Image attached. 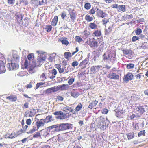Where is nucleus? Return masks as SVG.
<instances>
[{
    "label": "nucleus",
    "mask_w": 148,
    "mask_h": 148,
    "mask_svg": "<svg viewBox=\"0 0 148 148\" xmlns=\"http://www.w3.org/2000/svg\"><path fill=\"white\" fill-rule=\"evenodd\" d=\"M107 55L108 60H111L112 58V54L110 53H108L107 54Z\"/></svg>",
    "instance_id": "54"
},
{
    "label": "nucleus",
    "mask_w": 148,
    "mask_h": 148,
    "mask_svg": "<svg viewBox=\"0 0 148 148\" xmlns=\"http://www.w3.org/2000/svg\"><path fill=\"white\" fill-rule=\"evenodd\" d=\"M66 16L65 12H63L61 14V16L63 19H64L65 16Z\"/></svg>",
    "instance_id": "61"
},
{
    "label": "nucleus",
    "mask_w": 148,
    "mask_h": 148,
    "mask_svg": "<svg viewBox=\"0 0 148 148\" xmlns=\"http://www.w3.org/2000/svg\"><path fill=\"white\" fill-rule=\"evenodd\" d=\"M101 118L103 121L101 122L100 123V128L101 129L103 130L106 129V126L109 124V121L107 118H106L105 119L103 117H101Z\"/></svg>",
    "instance_id": "4"
},
{
    "label": "nucleus",
    "mask_w": 148,
    "mask_h": 148,
    "mask_svg": "<svg viewBox=\"0 0 148 148\" xmlns=\"http://www.w3.org/2000/svg\"><path fill=\"white\" fill-rule=\"evenodd\" d=\"M63 110L65 112H67V111H69L71 112H72L73 109H71V107L69 106H66L63 108Z\"/></svg>",
    "instance_id": "34"
},
{
    "label": "nucleus",
    "mask_w": 148,
    "mask_h": 148,
    "mask_svg": "<svg viewBox=\"0 0 148 148\" xmlns=\"http://www.w3.org/2000/svg\"><path fill=\"white\" fill-rule=\"evenodd\" d=\"M52 28V27L51 25H48L46 26L45 29L47 32H49L51 30Z\"/></svg>",
    "instance_id": "38"
},
{
    "label": "nucleus",
    "mask_w": 148,
    "mask_h": 148,
    "mask_svg": "<svg viewBox=\"0 0 148 148\" xmlns=\"http://www.w3.org/2000/svg\"><path fill=\"white\" fill-rule=\"evenodd\" d=\"M45 83H43V82H40L39 83H38L36 84V88L37 89L40 87H42L41 86L43 85L44 84H45Z\"/></svg>",
    "instance_id": "45"
},
{
    "label": "nucleus",
    "mask_w": 148,
    "mask_h": 148,
    "mask_svg": "<svg viewBox=\"0 0 148 148\" xmlns=\"http://www.w3.org/2000/svg\"><path fill=\"white\" fill-rule=\"evenodd\" d=\"M93 19L92 17H90V16L86 15L85 16V19L88 21H91Z\"/></svg>",
    "instance_id": "35"
},
{
    "label": "nucleus",
    "mask_w": 148,
    "mask_h": 148,
    "mask_svg": "<svg viewBox=\"0 0 148 148\" xmlns=\"http://www.w3.org/2000/svg\"><path fill=\"white\" fill-rule=\"evenodd\" d=\"M36 130V127H33V128L31 129L29 131V132H27V133H32L34 132Z\"/></svg>",
    "instance_id": "51"
},
{
    "label": "nucleus",
    "mask_w": 148,
    "mask_h": 148,
    "mask_svg": "<svg viewBox=\"0 0 148 148\" xmlns=\"http://www.w3.org/2000/svg\"><path fill=\"white\" fill-rule=\"evenodd\" d=\"M37 53H38V57L37 60V64L36 66H40L44 62L45 60L46 57L45 56L43 57V55L45 52H43L41 51H37Z\"/></svg>",
    "instance_id": "1"
},
{
    "label": "nucleus",
    "mask_w": 148,
    "mask_h": 148,
    "mask_svg": "<svg viewBox=\"0 0 148 148\" xmlns=\"http://www.w3.org/2000/svg\"><path fill=\"white\" fill-rule=\"evenodd\" d=\"M142 32V30L140 28H137L135 31V33L137 35H140Z\"/></svg>",
    "instance_id": "44"
},
{
    "label": "nucleus",
    "mask_w": 148,
    "mask_h": 148,
    "mask_svg": "<svg viewBox=\"0 0 148 148\" xmlns=\"http://www.w3.org/2000/svg\"><path fill=\"white\" fill-rule=\"evenodd\" d=\"M123 53L126 56H127V55L131 53V50L128 49H125V50H123Z\"/></svg>",
    "instance_id": "37"
},
{
    "label": "nucleus",
    "mask_w": 148,
    "mask_h": 148,
    "mask_svg": "<svg viewBox=\"0 0 148 148\" xmlns=\"http://www.w3.org/2000/svg\"><path fill=\"white\" fill-rule=\"evenodd\" d=\"M102 66L101 65L93 66L90 69V74H95L97 73L99 70L102 69Z\"/></svg>",
    "instance_id": "5"
},
{
    "label": "nucleus",
    "mask_w": 148,
    "mask_h": 148,
    "mask_svg": "<svg viewBox=\"0 0 148 148\" xmlns=\"http://www.w3.org/2000/svg\"><path fill=\"white\" fill-rule=\"evenodd\" d=\"M88 62V59H86L80 63L79 66H82L83 67H85L86 65L87 64Z\"/></svg>",
    "instance_id": "24"
},
{
    "label": "nucleus",
    "mask_w": 148,
    "mask_h": 148,
    "mask_svg": "<svg viewBox=\"0 0 148 148\" xmlns=\"http://www.w3.org/2000/svg\"><path fill=\"white\" fill-rule=\"evenodd\" d=\"M26 124L28 125H30L31 123V120L30 119H29L26 120Z\"/></svg>",
    "instance_id": "60"
},
{
    "label": "nucleus",
    "mask_w": 148,
    "mask_h": 148,
    "mask_svg": "<svg viewBox=\"0 0 148 148\" xmlns=\"http://www.w3.org/2000/svg\"><path fill=\"white\" fill-rule=\"evenodd\" d=\"M97 12L96 13L97 16L99 17H102L103 18L106 16V14L105 13L103 12L101 10H98V9H97Z\"/></svg>",
    "instance_id": "13"
},
{
    "label": "nucleus",
    "mask_w": 148,
    "mask_h": 148,
    "mask_svg": "<svg viewBox=\"0 0 148 148\" xmlns=\"http://www.w3.org/2000/svg\"><path fill=\"white\" fill-rule=\"evenodd\" d=\"M29 112V117H31L33 116L36 114V110L34 109H31Z\"/></svg>",
    "instance_id": "31"
},
{
    "label": "nucleus",
    "mask_w": 148,
    "mask_h": 148,
    "mask_svg": "<svg viewBox=\"0 0 148 148\" xmlns=\"http://www.w3.org/2000/svg\"><path fill=\"white\" fill-rule=\"evenodd\" d=\"M98 103V101L95 100V101L91 102L90 103L88 106V108L90 109L96 106Z\"/></svg>",
    "instance_id": "22"
},
{
    "label": "nucleus",
    "mask_w": 148,
    "mask_h": 148,
    "mask_svg": "<svg viewBox=\"0 0 148 148\" xmlns=\"http://www.w3.org/2000/svg\"><path fill=\"white\" fill-rule=\"evenodd\" d=\"M126 135L129 140L131 139L134 137V134L133 133H130L127 134Z\"/></svg>",
    "instance_id": "30"
},
{
    "label": "nucleus",
    "mask_w": 148,
    "mask_h": 148,
    "mask_svg": "<svg viewBox=\"0 0 148 148\" xmlns=\"http://www.w3.org/2000/svg\"><path fill=\"white\" fill-rule=\"evenodd\" d=\"M43 120L44 123H47L53 121L54 119L51 115H48L46 117L45 119H43Z\"/></svg>",
    "instance_id": "15"
},
{
    "label": "nucleus",
    "mask_w": 148,
    "mask_h": 148,
    "mask_svg": "<svg viewBox=\"0 0 148 148\" xmlns=\"http://www.w3.org/2000/svg\"><path fill=\"white\" fill-rule=\"evenodd\" d=\"M71 96L73 97L76 98L79 95V94L78 93H74L71 92Z\"/></svg>",
    "instance_id": "41"
},
{
    "label": "nucleus",
    "mask_w": 148,
    "mask_h": 148,
    "mask_svg": "<svg viewBox=\"0 0 148 148\" xmlns=\"http://www.w3.org/2000/svg\"><path fill=\"white\" fill-rule=\"evenodd\" d=\"M72 55L71 53L69 52H65L64 54V58L67 60L69 59V58L72 57Z\"/></svg>",
    "instance_id": "27"
},
{
    "label": "nucleus",
    "mask_w": 148,
    "mask_h": 148,
    "mask_svg": "<svg viewBox=\"0 0 148 148\" xmlns=\"http://www.w3.org/2000/svg\"><path fill=\"white\" fill-rule=\"evenodd\" d=\"M90 46L92 47H97L98 45V42L95 41H91V40L89 39V42L88 43Z\"/></svg>",
    "instance_id": "14"
},
{
    "label": "nucleus",
    "mask_w": 148,
    "mask_h": 148,
    "mask_svg": "<svg viewBox=\"0 0 148 148\" xmlns=\"http://www.w3.org/2000/svg\"><path fill=\"white\" fill-rule=\"evenodd\" d=\"M58 90V88L55 86L47 89L46 90V92L47 94H50L52 92H55Z\"/></svg>",
    "instance_id": "12"
},
{
    "label": "nucleus",
    "mask_w": 148,
    "mask_h": 148,
    "mask_svg": "<svg viewBox=\"0 0 148 148\" xmlns=\"http://www.w3.org/2000/svg\"><path fill=\"white\" fill-rule=\"evenodd\" d=\"M96 9L95 8H93L90 11V13L93 14L95 12Z\"/></svg>",
    "instance_id": "53"
},
{
    "label": "nucleus",
    "mask_w": 148,
    "mask_h": 148,
    "mask_svg": "<svg viewBox=\"0 0 148 148\" xmlns=\"http://www.w3.org/2000/svg\"><path fill=\"white\" fill-rule=\"evenodd\" d=\"M108 110L107 109H104L102 111V113L103 114H106L108 112Z\"/></svg>",
    "instance_id": "58"
},
{
    "label": "nucleus",
    "mask_w": 148,
    "mask_h": 148,
    "mask_svg": "<svg viewBox=\"0 0 148 148\" xmlns=\"http://www.w3.org/2000/svg\"><path fill=\"white\" fill-rule=\"evenodd\" d=\"M57 71L55 69H53L52 70V72L51 73L52 75H50V74L49 75V78L51 79H54L56 75L57 74Z\"/></svg>",
    "instance_id": "17"
},
{
    "label": "nucleus",
    "mask_w": 148,
    "mask_h": 148,
    "mask_svg": "<svg viewBox=\"0 0 148 148\" xmlns=\"http://www.w3.org/2000/svg\"><path fill=\"white\" fill-rule=\"evenodd\" d=\"M92 35L96 36H99L101 35V32L100 30H96L93 32Z\"/></svg>",
    "instance_id": "26"
},
{
    "label": "nucleus",
    "mask_w": 148,
    "mask_h": 148,
    "mask_svg": "<svg viewBox=\"0 0 148 148\" xmlns=\"http://www.w3.org/2000/svg\"><path fill=\"white\" fill-rule=\"evenodd\" d=\"M58 21V18L57 16H55L52 20L51 22V24L53 26H56L57 23V22Z\"/></svg>",
    "instance_id": "28"
},
{
    "label": "nucleus",
    "mask_w": 148,
    "mask_h": 148,
    "mask_svg": "<svg viewBox=\"0 0 148 148\" xmlns=\"http://www.w3.org/2000/svg\"><path fill=\"white\" fill-rule=\"evenodd\" d=\"M134 64L132 63L128 64L126 66L127 68V69H131L133 68L134 67Z\"/></svg>",
    "instance_id": "39"
},
{
    "label": "nucleus",
    "mask_w": 148,
    "mask_h": 148,
    "mask_svg": "<svg viewBox=\"0 0 148 148\" xmlns=\"http://www.w3.org/2000/svg\"><path fill=\"white\" fill-rule=\"evenodd\" d=\"M82 106L81 103H79L75 108V110L77 111H79L81 110Z\"/></svg>",
    "instance_id": "33"
},
{
    "label": "nucleus",
    "mask_w": 148,
    "mask_h": 148,
    "mask_svg": "<svg viewBox=\"0 0 148 148\" xmlns=\"http://www.w3.org/2000/svg\"><path fill=\"white\" fill-rule=\"evenodd\" d=\"M6 99H9L11 101H15L17 100V97L15 95H10L7 97Z\"/></svg>",
    "instance_id": "21"
},
{
    "label": "nucleus",
    "mask_w": 148,
    "mask_h": 148,
    "mask_svg": "<svg viewBox=\"0 0 148 148\" xmlns=\"http://www.w3.org/2000/svg\"><path fill=\"white\" fill-rule=\"evenodd\" d=\"M74 81V78H70L68 81V82L70 85L72 84L73 82Z\"/></svg>",
    "instance_id": "50"
},
{
    "label": "nucleus",
    "mask_w": 148,
    "mask_h": 148,
    "mask_svg": "<svg viewBox=\"0 0 148 148\" xmlns=\"http://www.w3.org/2000/svg\"><path fill=\"white\" fill-rule=\"evenodd\" d=\"M133 77V76L131 73H129L125 75L124 79L125 81H128L131 80Z\"/></svg>",
    "instance_id": "18"
},
{
    "label": "nucleus",
    "mask_w": 148,
    "mask_h": 148,
    "mask_svg": "<svg viewBox=\"0 0 148 148\" xmlns=\"http://www.w3.org/2000/svg\"><path fill=\"white\" fill-rule=\"evenodd\" d=\"M34 57L33 54L32 53H31L28 55L27 56V58L28 59V60H29V61L32 60Z\"/></svg>",
    "instance_id": "43"
},
{
    "label": "nucleus",
    "mask_w": 148,
    "mask_h": 148,
    "mask_svg": "<svg viewBox=\"0 0 148 148\" xmlns=\"http://www.w3.org/2000/svg\"><path fill=\"white\" fill-rule=\"evenodd\" d=\"M53 114L55 115H61L62 116L64 113L63 112L61 111H56L53 113Z\"/></svg>",
    "instance_id": "36"
},
{
    "label": "nucleus",
    "mask_w": 148,
    "mask_h": 148,
    "mask_svg": "<svg viewBox=\"0 0 148 148\" xmlns=\"http://www.w3.org/2000/svg\"><path fill=\"white\" fill-rule=\"evenodd\" d=\"M57 99L58 100L60 101H62L64 99V98L60 96H57Z\"/></svg>",
    "instance_id": "64"
},
{
    "label": "nucleus",
    "mask_w": 148,
    "mask_h": 148,
    "mask_svg": "<svg viewBox=\"0 0 148 148\" xmlns=\"http://www.w3.org/2000/svg\"><path fill=\"white\" fill-rule=\"evenodd\" d=\"M102 21L103 22V23L104 24H105L107 22L109 21L108 19L104 18L102 20Z\"/></svg>",
    "instance_id": "63"
},
{
    "label": "nucleus",
    "mask_w": 148,
    "mask_h": 148,
    "mask_svg": "<svg viewBox=\"0 0 148 148\" xmlns=\"http://www.w3.org/2000/svg\"><path fill=\"white\" fill-rule=\"evenodd\" d=\"M40 78L42 81H44L46 79V77L45 73H43L40 76Z\"/></svg>",
    "instance_id": "48"
},
{
    "label": "nucleus",
    "mask_w": 148,
    "mask_h": 148,
    "mask_svg": "<svg viewBox=\"0 0 148 148\" xmlns=\"http://www.w3.org/2000/svg\"><path fill=\"white\" fill-rule=\"evenodd\" d=\"M125 6L123 5H119L118 9L117 10L119 12H124L125 10Z\"/></svg>",
    "instance_id": "20"
},
{
    "label": "nucleus",
    "mask_w": 148,
    "mask_h": 148,
    "mask_svg": "<svg viewBox=\"0 0 148 148\" xmlns=\"http://www.w3.org/2000/svg\"><path fill=\"white\" fill-rule=\"evenodd\" d=\"M135 111L137 114H142L144 112V109L143 106H136L135 108Z\"/></svg>",
    "instance_id": "6"
},
{
    "label": "nucleus",
    "mask_w": 148,
    "mask_h": 148,
    "mask_svg": "<svg viewBox=\"0 0 148 148\" xmlns=\"http://www.w3.org/2000/svg\"><path fill=\"white\" fill-rule=\"evenodd\" d=\"M71 124L68 123H62L58 124V129H57V131H60L66 130L70 129L72 128Z\"/></svg>",
    "instance_id": "2"
},
{
    "label": "nucleus",
    "mask_w": 148,
    "mask_h": 148,
    "mask_svg": "<svg viewBox=\"0 0 148 148\" xmlns=\"http://www.w3.org/2000/svg\"><path fill=\"white\" fill-rule=\"evenodd\" d=\"M145 131L144 130L141 131L138 133V137H140L142 135L145 136Z\"/></svg>",
    "instance_id": "40"
},
{
    "label": "nucleus",
    "mask_w": 148,
    "mask_h": 148,
    "mask_svg": "<svg viewBox=\"0 0 148 148\" xmlns=\"http://www.w3.org/2000/svg\"><path fill=\"white\" fill-rule=\"evenodd\" d=\"M75 38L76 41L79 43L81 42L82 41V39L79 36H76Z\"/></svg>",
    "instance_id": "46"
},
{
    "label": "nucleus",
    "mask_w": 148,
    "mask_h": 148,
    "mask_svg": "<svg viewBox=\"0 0 148 148\" xmlns=\"http://www.w3.org/2000/svg\"><path fill=\"white\" fill-rule=\"evenodd\" d=\"M133 53L132 51H131V53L130 54H129L126 56V57L127 58H128L129 59H131L133 57Z\"/></svg>",
    "instance_id": "55"
},
{
    "label": "nucleus",
    "mask_w": 148,
    "mask_h": 148,
    "mask_svg": "<svg viewBox=\"0 0 148 148\" xmlns=\"http://www.w3.org/2000/svg\"><path fill=\"white\" fill-rule=\"evenodd\" d=\"M44 122L43 119H37V121L36 123V124L37 127V130H38L39 128L41 127H42L44 126L45 123Z\"/></svg>",
    "instance_id": "8"
},
{
    "label": "nucleus",
    "mask_w": 148,
    "mask_h": 148,
    "mask_svg": "<svg viewBox=\"0 0 148 148\" xmlns=\"http://www.w3.org/2000/svg\"><path fill=\"white\" fill-rule=\"evenodd\" d=\"M91 7V5L90 3H87L85 4L84 5V7L86 9H89Z\"/></svg>",
    "instance_id": "47"
},
{
    "label": "nucleus",
    "mask_w": 148,
    "mask_h": 148,
    "mask_svg": "<svg viewBox=\"0 0 148 148\" xmlns=\"http://www.w3.org/2000/svg\"><path fill=\"white\" fill-rule=\"evenodd\" d=\"M63 44L65 45L66 46L67 45L69 44V42L65 39H63L60 40Z\"/></svg>",
    "instance_id": "42"
},
{
    "label": "nucleus",
    "mask_w": 148,
    "mask_h": 148,
    "mask_svg": "<svg viewBox=\"0 0 148 148\" xmlns=\"http://www.w3.org/2000/svg\"><path fill=\"white\" fill-rule=\"evenodd\" d=\"M103 59L104 61L106 62L108 60L107 55V54L105 53L103 55Z\"/></svg>",
    "instance_id": "59"
},
{
    "label": "nucleus",
    "mask_w": 148,
    "mask_h": 148,
    "mask_svg": "<svg viewBox=\"0 0 148 148\" xmlns=\"http://www.w3.org/2000/svg\"><path fill=\"white\" fill-rule=\"evenodd\" d=\"M70 18L73 22H74L76 19L75 12L74 10H70L69 11Z\"/></svg>",
    "instance_id": "10"
},
{
    "label": "nucleus",
    "mask_w": 148,
    "mask_h": 148,
    "mask_svg": "<svg viewBox=\"0 0 148 148\" xmlns=\"http://www.w3.org/2000/svg\"><path fill=\"white\" fill-rule=\"evenodd\" d=\"M6 69L4 66V63L3 61L0 60V73H5Z\"/></svg>",
    "instance_id": "11"
},
{
    "label": "nucleus",
    "mask_w": 148,
    "mask_h": 148,
    "mask_svg": "<svg viewBox=\"0 0 148 148\" xmlns=\"http://www.w3.org/2000/svg\"><path fill=\"white\" fill-rule=\"evenodd\" d=\"M112 29H111V27L109 26L108 29H106L105 31V35H108L112 31Z\"/></svg>",
    "instance_id": "29"
},
{
    "label": "nucleus",
    "mask_w": 148,
    "mask_h": 148,
    "mask_svg": "<svg viewBox=\"0 0 148 148\" xmlns=\"http://www.w3.org/2000/svg\"><path fill=\"white\" fill-rule=\"evenodd\" d=\"M108 76L109 78L111 79H119V75L114 73L109 74Z\"/></svg>",
    "instance_id": "16"
},
{
    "label": "nucleus",
    "mask_w": 148,
    "mask_h": 148,
    "mask_svg": "<svg viewBox=\"0 0 148 148\" xmlns=\"http://www.w3.org/2000/svg\"><path fill=\"white\" fill-rule=\"evenodd\" d=\"M40 132H37L35 134L33 135V137L34 138H38L40 137Z\"/></svg>",
    "instance_id": "52"
},
{
    "label": "nucleus",
    "mask_w": 148,
    "mask_h": 148,
    "mask_svg": "<svg viewBox=\"0 0 148 148\" xmlns=\"http://www.w3.org/2000/svg\"><path fill=\"white\" fill-rule=\"evenodd\" d=\"M89 27L91 29H96L97 28V25L95 22L91 23L89 24Z\"/></svg>",
    "instance_id": "23"
},
{
    "label": "nucleus",
    "mask_w": 148,
    "mask_h": 148,
    "mask_svg": "<svg viewBox=\"0 0 148 148\" xmlns=\"http://www.w3.org/2000/svg\"><path fill=\"white\" fill-rule=\"evenodd\" d=\"M58 124L54 125L48 127L49 129L50 130L52 129H53V131L56 132H58L57 129H58Z\"/></svg>",
    "instance_id": "25"
},
{
    "label": "nucleus",
    "mask_w": 148,
    "mask_h": 148,
    "mask_svg": "<svg viewBox=\"0 0 148 148\" xmlns=\"http://www.w3.org/2000/svg\"><path fill=\"white\" fill-rule=\"evenodd\" d=\"M7 66V68L10 70H16L19 68V65L17 62L11 61V64H8Z\"/></svg>",
    "instance_id": "3"
},
{
    "label": "nucleus",
    "mask_w": 148,
    "mask_h": 148,
    "mask_svg": "<svg viewBox=\"0 0 148 148\" xmlns=\"http://www.w3.org/2000/svg\"><path fill=\"white\" fill-rule=\"evenodd\" d=\"M13 57L12 58L11 62H18L19 60V57L16 54H14L13 55Z\"/></svg>",
    "instance_id": "19"
},
{
    "label": "nucleus",
    "mask_w": 148,
    "mask_h": 148,
    "mask_svg": "<svg viewBox=\"0 0 148 148\" xmlns=\"http://www.w3.org/2000/svg\"><path fill=\"white\" fill-rule=\"evenodd\" d=\"M139 38V37L136 36H133L132 39V41L133 42L136 41V40H138Z\"/></svg>",
    "instance_id": "49"
},
{
    "label": "nucleus",
    "mask_w": 148,
    "mask_h": 148,
    "mask_svg": "<svg viewBox=\"0 0 148 148\" xmlns=\"http://www.w3.org/2000/svg\"><path fill=\"white\" fill-rule=\"evenodd\" d=\"M79 64L78 62L77 61H74L72 63V65L73 67H75L77 66Z\"/></svg>",
    "instance_id": "56"
},
{
    "label": "nucleus",
    "mask_w": 148,
    "mask_h": 148,
    "mask_svg": "<svg viewBox=\"0 0 148 148\" xmlns=\"http://www.w3.org/2000/svg\"><path fill=\"white\" fill-rule=\"evenodd\" d=\"M8 3L10 5L13 4H14L15 0H7Z\"/></svg>",
    "instance_id": "57"
},
{
    "label": "nucleus",
    "mask_w": 148,
    "mask_h": 148,
    "mask_svg": "<svg viewBox=\"0 0 148 148\" xmlns=\"http://www.w3.org/2000/svg\"><path fill=\"white\" fill-rule=\"evenodd\" d=\"M64 69L65 68H60L58 70L59 72L60 73H63L64 71Z\"/></svg>",
    "instance_id": "62"
},
{
    "label": "nucleus",
    "mask_w": 148,
    "mask_h": 148,
    "mask_svg": "<svg viewBox=\"0 0 148 148\" xmlns=\"http://www.w3.org/2000/svg\"><path fill=\"white\" fill-rule=\"evenodd\" d=\"M32 63V62H31L29 60L26 59L24 62V66L25 68H27V67L30 66V69L32 70L36 66L35 64H34L33 65H31V63Z\"/></svg>",
    "instance_id": "7"
},
{
    "label": "nucleus",
    "mask_w": 148,
    "mask_h": 148,
    "mask_svg": "<svg viewBox=\"0 0 148 148\" xmlns=\"http://www.w3.org/2000/svg\"><path fill=\"white\" fill-rule=\"evenodd\" d=\"M69 86L68 84H62L60 85H58L57 87L58 90L62 91H64L67 90L69 88Z\"/></svg>",
    "instance_id": "9"
},
{
    "label": "nucleus",
    "mask_w": 148,
    "mask_h": 148,
    "mask_svg": "<svg viewBox=\"0 0 148 148\" xmlns=\"http://www.w3.org/2000/svg\"><path fill=\"white\" fill-rule=\"evenodd\" d=\"M82 51L79 52L76 55L75 57L77 58V60H81L82 58Z\"/></svg>",
    "instance_id": "32"
}]
</instances>
